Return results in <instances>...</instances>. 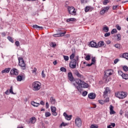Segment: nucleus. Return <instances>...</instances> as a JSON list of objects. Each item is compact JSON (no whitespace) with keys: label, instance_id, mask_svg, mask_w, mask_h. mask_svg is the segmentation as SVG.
I'll list each match as a JSON object with an SVG mask.
<instances>
[{"label":"nucleus","instance_id":"nucleus-1","mask_svg":"<svg viewBox=\"0 0 128 128\" xmlns=\"http://www.w3.org/2000/svg\"><path fill=\"white\" fill-rule=\"evenodd\" d=\"M42 84L38 82H34L32 84V88L34 92H38L40 90Z\"/></svg>","mask_w":128,"mask_h":128},{"label":"nucleus","instance_id":"nucleus-2","mask_svg":"<svg viewBox=\"0 0 128 128\" xmlns=\"http://www.w3.org/2000/svg\"><path fill=\"white\" fill-rule=\"evenodd\" d=\"M76 58H74L70 61L69 64V66L70 68H76V62L78 60V56H76Z\"/></svg>","mask_w":128,"mask_h":128},{"label":"nucleus","instance_id":"nucleus-3","mask_svg":"<svg viewBox=\"0 0 128 128\" xmlns=\"http://www.w3.org/2000/svg\"><path fill=\"white\" fill-rule=\"evenodd\" d=\"M116 96L118 98L122 99L128 96V92H121L116 93Z\"/></svg>","mask_w":128,"mask_h":128},{"label":"nucleus","instance_id":"nucleus-4","mask_svg":"<svg viewBox=\"0 0 128 128\" xmlns=\"http://www.w3.org/2000/svg\"><path fill=\"white\" fill-rule=\"evenodd\" d=\"M18 60L20 66L22 68V70H26V63H24V58H19Z\"/></svg>","mask_w":128,"mask_h":128},{"label":"nucleus","instance_id":"nucleus-5","mask_svg":"<svg viewBox=\"0 0 128 128\" xmlns=\"http://www.w3.org/2000/svg\"><path fill=\"white\" fill-rule=\"evenodd\" d=\"M75 124L77 128H81L82 125V119L78 117L76 118L75 119Z\"/></svg>","mask_w":128,"mask_h":128},{"label":"nucleus","instance_id":"nucleus-6","mask_svg":"<svg viewBox=\"0 0 128 128\" xmlns=\"http://www.w3.org/2000/svg\"><path fill=\"white\" fill-rule=\"evenodd\" d=\"M75 82L76 83L78 84V86H76L78 90V92H80V86H82V81L80 79H76Z\"/></svg>","mask_w":128,"mask_h":128},{"label":"nucleus","instance_id":"nucleus-7","mask_svg":"<svg viewBox=\"0 0 128 128\" xmlns=\"http://www.w3.org/2000/svg\"><path fill=\"white\" fill-rule=\"evenodd\" d=\"M68 11L70 14H72V16H76V11L74 8L72 7H68Z\"/></svg>","mask_w":128,"mask_h":128},{"label":"nucleus","instance_id":"nucleus-8","mask_svg":"<svg viewBox=\"0 0 128 128\" xmlns=\"http://www.w3.org/2000/svg\"><path fill=\"white\" fill-rule=\"evenodd\" d=\"M11 76H18V70L16 68H12L10 71Z\"/></svg>","mask_w":128,"mask_h":128},{"label":"nucleus","instance_id":"nucleus-9","mask_svg":"<svg viewBox=\"0 0 128 128\" xmlns=\"http://www.w3.org/2000/svg\"><path fill=\"white\" fill-rule=\"evenodd\" d=\"M109 10H110V6L104 7L102 8V10L100 11V14H104L106 12H108Z\"/></svg>","mask_w":128,"mask_h":128},{"label":"nucleus","instance_id":"nucleus-10","mask_svg":"<svg viewBox=\"0 0 128 128\" xmlns=\"http://www.w3.org/2000/svg\"><path fill=\"white\" fill-rule=\"evenodd\" d=\"M74 74L78 78H84V76L80 74V72H78V70H74Z\"/></svg>","mask_w":128,"mask_h":128},{"label":"nucleus","instance_id":"nucleus-11","mask_svg":"<svg viewBox=\"0 0 128 128\" xmlns=\"http://www.w3.org/2000/svg\"><path fill=\"white\" fill-rule=\"evenodd\" d=\"M51 112H52V114L54 116H58V113L56 112V108L55 106H52L50 107Z\"/></svg>","mask_w":128,"mask_h":128},{"label":"nucleus","instance_id":"nucleus-12","mask_svg":"<svg viewBox=\"0 0 128 128\" xmlns=\"http://www.w3.org/2000/svg\"><path fill=\"white\" fill-rule=\"evenodd\" d=\"M108 94H110V89L109 88L107 87L105 88V90L104 92V94H103L104 98H106V96H108Z\"/></svg>","mask_w":128,"mask_h":128},{"label":"nucleus","instance_id":"nucleus-13","mask_svg":"<svg viewBox=\"0 0 128 128\" xmlns=\"http://www.w3.org/2000/svg\"><path fill=\"white\" fill-rule=\"evenodd\" d=\"M104 72V76H112V74L114 73V71L112 70H106Z\"/></svg>","mask_w":128,"mask_h":128},{"label":"nucleus","instance_id":"nucleus-14","mask_svg":"<svg viewBox=\"0 0 128 128\" xmlns=\"http://www.w3.org/2000/svg\"><path fill=\"white\" fill-rule=\"evenodd\" d=\"M68 79L70 82H74V76H72V72H68Z\"/></svg>","mask_w":128,"mask_h":128},{"label":"nucleus","instance_id":"nucleus-15","mask_svg":"<svg viewBox=\"0 0 128 128\" xmlns=\"http://www.w3.org/2000/svg\"><path fill=\"white\" fill-rule=\"evenodd\" d=\"M64 116L67 120H72V115L68 116L66 112L64 113Z\"/></svg>","mask_w":128,"mask_h":128},{"label":"nucleus","instance_id":"nucleus-16","mask_svg":"<svg viewBox=\"0 0 128 128\" xmlns=\"http://www.w3.org/2000/svg\"><path fill=\"white\" fill-rule=\"evenodd\" d=\"M90 46L91 48H98V44L94 42H90Z\"/></svg>","mask_w":128,"mask_h":128},{"label":"nucleus","instance_id":"nucleus-17","mask_svg":"<svg viewBox=\"0 0 128 128\" xmlns=\"http://www.w3.org/2000/svg\"><path fill=\"white\" fill-rule=\"evenodd\" d=\"M66 32H60V34H54L53 35V36L54 38H58V36H64V34H66Z\"/></svg>","mask_w":128,"mask_h":128},{"label":"nucleus","instance_id":"nucleus-18","mask_svg":"<svg viewBox=\"0 0 128 128\" xmlns=\"http://www.w3.org/2000/svg\"><path fill=\"white\" fill-rule=\"evenodd\" d=\"M81 88H88V84L84 82V81H82V85L80 86V90Z\"/></svg>","mask_w":128,"mask_h":128},{"label":"nucleus","instance_id":"nucleus-19","mask_svg":"<svg viewBox=\"0 0 128 128\" xmlns=\"http://www.w3.org/2000/svg\"><path fill=\"white\" fill-rule=\"evenodd\" d=\"M88 96L89 98H90L91 100H94L96 98V94L94 93H90L88 94Z\"/></svg>","mask_w":128,"mask_h":128},{"label":"nucleus","instance_id":"nucleus-20","mask_svg":"<svg viewBox=\"0 0 128 128\" xmlns=\"http://www.w3.org/2000/svg\"><path fill=\"white\" fill-rule=\"evenodd\" d=\"M92 62L90 64H88L86 66H92V64H94V62H96V57H92Z\"/></svg>","mask_w":128,"mask_h":128},{"label":"nucleus","instance_id":"nucleus-21","mask_svg":"<svg viewBox=\"0 0 128 128\" xmlns=\"http://www.w3.org/2000/svg\"><path fill=\"white\" fill-rule=\"evenodd\" d=\"M110 114H114L116 112L114 110V106L110 105Z\"/></svg>","mask_w":128,"mask_h":128},{"label":"nucleus","instance_id":"nucleus-22","mask_svg":"<svg viewBox=\"0 0 128 128\" xmlns=\"http://www.w3.org/2000/svg\"><path fill=\"white\" fill-rule=\"evenodd\" d=\"M50 102L52 104H56V99L54 97H51L50 98Z\"/></svg>","mask_w":128,"mask_h":128},{"label":"nucleus","instance_id":"nucleus-23","mask_svg":"<svg viewBox=\"0 0 128 128\" xmlns=\"http://www.w3.org/2000/svg\"><path fill=\"white\" fill-rule=\"evenodd\" d=\"M10 71V68H6L2 71V74H8Z\"/></svg>","mask_w":128,"mask_h":128},{"label":"nucleus","instance_id":"nucleus-24","mask_svg":"<svg viewBox=\"0 0 128 128\" xmlns=\"http://www.w3.org/2000/svg\"><path fill=\"white\" fill-rule=\"evenodd\" d=\"M110 80V76H106V75L104 76V80L105 82H108Z\"/></svg>","mask_w":128,"mask_h":128},{"label":"nucleus","instance_id":"nucleus-25","mask_svg":"<svg viewBox=\"0 0 128 128\" xmlns=\"http://www.w3.org/2000/svg\"><path fill=\"white\" fill-rule=\"evenodd\" d=\"M121 58H126V60H128V52H126L124 54H122V56H120Z\"/></svg>","mask_w":128,"mask_h":128},{"label":"nucleus","instance_id":"nucleus-26","mask_svg":"<svg viewBox=\"0 0 128 128\" xmlns=\"http://www.w3.org/2000/svg\"><path fill=\"white\" fill-rule=\"evenodd\" d=\"M36 122V117H32L30 118V123L35 124Z\"/></svg>","mask_w":128,"mask_h":128},{"label":"nucleus","instance_id":"nucleus-27","mask_svg":"<svg viewBox=\"0 0 128 128\" xmlns=\"http://www.w3.org/2000/svg\"><path fill=\"white\" fill-rule=\"evenodd\" d=\"M31 104L33 106H36V108H38V106H40V103H36L34 101L31 102Z\"/></svg>","mask_w":128,"mask_h":128},{"label":"nucleus","instance_id":"nucleus-28","mask_svg":"<svg viewBox=\"0 0 128 128\" xmlns=\"http://www.w3.org/2000/svg\"><path fill=\"white\" fill-rule=\"evenodd\" d=\"M104 41H100V42H98V44H97V46H98V48H100L101 46H104Z\"/></svg>","mask_w":128,"mask_h":128},{"label":"nucleus","instance_id":"nucleus-29","mask_svg":"<svg viewBox=\"0 0 128 128\" xmlns=\"http://www.w3.org/2000/svg\"><path fill=\"white\" fill-rule=\"evenodd\" d=\"M22 78H23L22 74L18 75L17 76V81L18 82H22Z\"/></svg>","mask_w":128,"mask_h":128},{"label":"nucleus","instance_id":"nucleus-30","mask_svg":"<svg viewBox=\"0 0 128 128\" xmlns=\"http://www.w3.org/2000/svg\"><path fill=\"white\" fill-rule=\"evenodd\" d=\"M76 18H70L66 20L67 22H75Z\"/></svg>","mask_w":128,"mask_h":128},{"label":"nucleus","instance_id":"nucleus-31","mask_svg":"<svg viewBox=\"0 0 128 128\" xmlns=\"http://www.w3.org/2000/svg\"><path fill=\"white\" fill-rule=\"evenodd\" d=\"M103 30H104L105 32H108L109 30L108 27V26L103 27Z\"/></svg>","mask_w":128,"mask_h":128},{"label":"nucleus","instance_id":"nucleus-32","mask_svg":"<svg viewBox=\"0 0 128 128\" xmlns=\"http://www.w3.org/2000/svg\"><path fill=\"white\" fill-rule=\"evenodd\" d=\"M32 27L34 28H36V30H38V29L42 28V26H40L36 24L34 25Z\"/></svg>","mask_w":128,"mask_h":128},{"label":"nucleus","instance_id":"nucleus-33","mask_svg":"<svg viewBox=\"0 0 128 128\" xmlns=\"http://www.w3.org/2000/svg\"><path fill=\"white\" fill-rule=\"evenodd\" d=\"M114 46L115 48H118V50H120L122 48V46H120V44H116L114 45Z\"/></svg>","mask_w":128,"mask_h":128},{"label":"nucleus","instance_id":"nucleus-34","mask_svg":"<svg viewBox=\"0 0 128 128\" xmlns=\"http://www.w3.org/2000/svg\"><path fill=\"white\" fill-rule=\"evenodd\" d=\"M36 70H38L36 68H34V70H32V73L34 76H36Z\"/></svg>","mask_w":128,"mask_h":128},{"label":"nucleus","instance_id":"nucleus-35","mask_svg":"<svg viewBox=\"0 0 128 128\" xmlns=\"http://www.w3.org/2000/svg\"><path fill=\"white\" fill-rule=\"evenodd\" d=\"M122 78L124 80H128V74H124L123 76H122Z\"/></svg>","mask_w":128,"mask_h":128},{"label":"nucleus","instance_id":"nucleus-36","mask_svg":"<svg viewBox=\"0 0 128 128\" xmlns=\"http://www.w3.org/2000/svg\"><path fill=\"white\" fill-rule=\"evenodd\" d=\"M118 32V30L114 28L111 31L112 34H116Z\"/></svg>","mask_w":128,"mask_h":128},{"label":"nucleus","instance_id":"nucleus-37","mask_svg":"<svg viewBox=\"0 0 128 128\" xmlns=\"http://www.w3.org/2000/svg\"><path fill=\"white\" fill-rule=\"evenodd\" d=\"M60 70L61 72H66V68L64 67H62L60 68Z\"/></svg>","mask_w":128,"mask_h":128},{"label":"nucleus","instance_id":"nucleus-38","mask_svg":"<svg viewBox=\"0 0 128 128\" xmlns=\"http://www.w3.org/2000/svg\"><path fill=\"white\" fill-rule=\"evenodd\" d=\"M51 115H52V114H50V112H46L45 113V116L46 118H48V116H50Z\"/></svg>","mask_w":128,"mask_h":128},{"label":"nucleus","instance_id":"nucleus-39","mask_svg":"<svg viewBox=\"0 0 128 128\" xmlns=\"http://www.w3.org/2000/svg\"><path fill=\"white\" fill-rule=\"evenodd\" d=\"M118 75H119V76H120L122 78V76H124V72H122V70H119L118 71Z\"/></svg>","mask_w":128,"mask_h":128},{"label":"nucleus","instance_id":"nucleus-40","mask_svg":"<svg viewBox=\"0 0 128 128\" xmlns=\"http://www.w3.org/2000/svg\"><path fill=\"white\" fill-rule=\"evenodd\" d=\"M108 2H110L108 0H104L103 2V4H104V6H106Z\"/></svg>","mask_w":128,"mask_h":128},{"label":"nucleus","instance_id":"nucleus-41","mask_svg":"<svg viewBox=\"0 0 128 128\" xmlns=\"http://www.w3.org/2000/svg\"><path fill=\"white\" fill-rule=\"evenodd\" d=\"M68 125V124L66 123H64V122H62L60 125V128H62V126H67Z\"/></svg>","mask_w":128,"mask_h":128},{"label":"nucleus","instance_id":"nucleus-42","mask_svg":"<svg viewBox=\"0 0 128 128\" xmlns=\"http://www.w3.org/2000/svg\"><path fill=\"white\" fill-rule=\"evenodd\" d=\"M8 40H10V42H11L14 43V40L12 39V38L10 37V36H8Z\"/></svg>","mask_w":128,"mask_h":128},{"label":"nucleus","instance_id":"nucleus-43","mask_svg":"<svg viewBox=\"0 0 128 128\" xmlns=\"http://www.w3.org/2000/svg\"><path fill=\"white\" fill-rule=\"evenodd\" d=\"M116 36H117V40L118 42L119 40H121V36L120 35V34H116Z\"/></svg>","mask_w":128,"mask_h":128},{"label":"nucleus","instance_id":"nucleus-44","mask_svg":"<svg viewBox=\"0 0 128 128\" xmlns=\"http://www.w3.org/2000/svg\"><path fill=\"white\" fill-rule=\"evenodd\" d=\"M63 56L64 60H66V62L68 60L70 59V58L68 57V56Z\"/></svg>","mask_w":128,"mask_h":128},{"label":"nucleus","instance_id":"nucleus-45","mask_svg":"<svg viewBox=\"0 0 128 128\" xmlns=\"http://www.w3.org/2000/svg\"><path fill=\"white\" fill-rule=\"evenodd\" d=\"M86 60H90V56L87 55L85 58Z\"/></svg>","mask_w":128,"mask_h":128},{"label":"nucleus","instance_id":"nucleus-46","mask_svg":"<svg viewBox=\"0 0 128 128\" xmlns=\"http://www.w3.org/2000/svg\"><path fill=\"white\" fill-rule=\"evenodd\" d=\"M10 94H14V93L12 91V86H10Z\"/></svg>","mask_w":128,"mask_h":128},{"label":"nucleus","instance_id":"nucleus-47","mask_svg":"<svg viewBox=\"0 0 128 128\" xmlns=\"http://www.w3.org/2000/svg\"><path fill=\"white\" fill-rule=\"evenodd\" d=\"M88 94V92L86 91H84L83 92H82V96H86V95Z\"/></svg>","mask_w":128,"mask_h":128},{"label":"nucleus","instance_id":"nucleus-48","mask_svg":"<svg viewBox=\"0 0 128 128\" xmlns=\"http://www.w3.org/2000/svg\"><path fill=\"white\" fill-rule=\"evenodd\" d=\"M90 6H86L85 8V12H88V10H90Z\"/></svg>","mask_w":128,"mask_h":128},{"label":"nucleus","instance_id":"nucleus-49","mask_svg":"<svg viewBox=\"0 0 128 128\" xmlns=\"http://www.w3.org/2000/svg\"><path fill=\"white\" fill-rule=\"evenodd\" d=\"M90 128H98V126L94 125V124H92L90 127Z\"/></svg>","mask_w":128,"mask_h":128},{"label":"nucleus","instance_id":"nucleus-50","mask_svg":"<svg viewBox=\"0 0 128 128\" xmlns=\"http://www.w3.org/2000/svg\"><path fill=\"white\" fill-rule=\"evenodd\" d=\"M123 70H124V72H128V68L126 66H123Z\"/></svg>","mask_w":128,"mask_h":128},{"label":"nucleus","instance_id":"nucleus-51","mask_svg":"<svg viewBox=\"0 0 128 128\" xmlns=\"http://www.w3.org/2000/svg\"><path fill=\"white\" fill-rule=\"evenodd\" d=\"M74 54H71V56L70 57V60H74Z\"/></svg>","mask_w":128,"mask_h":128},{"label":"nucleus","instance_id":"nucleus-52","mask_svg":"<svg viewBox=\"0 0 128 128\" xmlns=\"http://www.w3.org/2000/svg\"><path fill=\"white\" fill-rule=\"evenodd\" d=\"M116 28L118 30H122V28L118 24L116 25Z\"/></svg>","mask_w":128,"mask_h":128},{"label":"nucleus","instance_id":"nucleus-53","mask_svg":"<svg viewBox=\"0 0 128 128\" xmlns=\"http://www.w3.org/2000/svg\"><path fill=\"white\" fill-rule=\"evenodd\" d=\"M110 36V32H107V33L104 34V36L106 38L108 36Z\"/></svg>","mask_w":128,"mask_h":128},{"label":"nucleus","instance_id":"nucleus-54","mask_svg":"<svg viewBox=\"0 0 128 128\" xmlns=\"http://www.w3.org/2000/svg\"><path fill=\"white\" fill-rule=\"evenodd\" d=\"M82 4H86L88 2V0H80Z\"/></svg>","mask_w":128,"mask_h":128},{"label":"nucleus","instance_id":"nucleus-55","mask_svg":"<svg viewBox=\"0 0 128 128\" xmlns=\"http://www.w3.org/2000/svg\"><path fill=\"white\" fill-rule=\"evenodd\" d=\"M98 102L99 104H104V101L102 100H98Z\"/></svg>","mask_w":128,"mask_h":128},{"label":"nucleus","instance_id":"nucleus-56","mask_svg":"<svg viewBox=\"0 0 128 128\" xmlns=\"http://www.w3.org/2000/svg\"><path fill=\"white\" fill-rule=\"evenodd\" d=\"M42 78H46V74H44V70L42 72Z\"/></svg>","mask_w":128,"mask_h":128},{"label":"nucleus","instance_id":"nucleus-57","mask_svg":"<svg viewBox=\"0 0 128 128\" xmlns=\"http://www.w3.org/2000/svg\"><path fill=\"white\" fill-rule=\"evenodd\" d=\"M15 44L16 46H20V42L16 41Z\"/></svg>","mask_w":128,"mask_h":128},{"label":"nucleus","instance_id":"nucleus-58","mask_svg":"<svg viewBox=\"0 0 128 128\" xmlns=\"http://www.w3.org/2000/svg\"><path fill=\"white\" fill-rule=\"evenodd\" d=\"M118 62H120V60L118 59H116L114 60V64H118Z\"/></svg>","mask_w":128,"mask_h":128},{"label":"nucleus","instance_id":"nucleus-59","mask_svg":"<svg viewBox=\"0 0 128 128\" xmlns=\"http://www.w3.org/2000/svg\"><path fill=\"white\" fill-rule=\"evenodd\" d=\"M46 108H50V104H48V102H46Z\"/></svg>","mask_w":128,"mask_h":128},{"label":"nucleus","instance_id":"nucleus-60","mask_svg":"<svg viewBox=\"0 0 128 128\" xmlns=\"http://www.w3.org/2000/svg\"><path fill=\"white\" fill-rule=\"evenodd\" d=\"M50 46H52V48H54V46H56V44H54V42H52L50 44Z\"/></svg>","mask_w":128,"mask_h":128},{"label":"nucleus","instance_id":"nucleus-61","mask_svg":"<svg viewBox=\"0 0 128 128\" xmlns=\"http://www.w3.org/2000/svg\"><path fill=\"white\" fill-rule=\"evenodd\" d=\"M118 6H113L112 8V10H116V8H118Z\"/></svg>","mask_w":128,"mask_h":128},{"label":"nucleus","instance_id":"nucleus-62","mask_svg":"<svg viewBox=\"0 0 128 128\" xmlns=\"http://www.w3.org/2000/svg\"><path fill=\"white\" fill-rule=\"evenodd\" d=\"M40 104H42V106H44V101L42 100L40 102Z\"/></svg>","mask_w":128,"mask_h":128},{"label":"nucleus","instance_id":"nucleus-63","mask_svg":"<svg viewBox=\"0 0 128 128\" xmlns=\"http://www.w3.org/2000/svg\"><path fill=\"white\" fill-rule=\"evenodd\" d=\"M110 126H112V128H114L116 126V124H114V123H111Z\"/></svg>","mask_w":128,"mask_h":128},{"label":"nucleus","instance_id":"nucleus-64","mask_svg":"<svg viewBox=\"0 0 128 128\" xmlns=\"http://www.w3.org/2000/svg\"><path fill=\"white\" fill-rule=\"evenodd\" d=\"M104 102H110V100L108 98H106Z\"/></svg>","mask_w":128,"mask_h":128}]
</instances>
